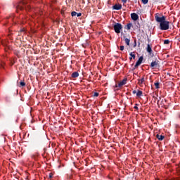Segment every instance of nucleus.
I'll return each mask as SVG.
<instances>
[{
	"instance_id": "nucleus-1",
	"label": "nucleus",
	"mask_w": 180,
	"mask_h": 180,
	"mask_svg": "<svg viewBox=\"0 0 180 180\" xmlns=\"http://www.w3.org/2000/svg\"><path fill=\"white\" fill-rule=\"evenodd\" d=\"M30 2V0H24L18 4L16 6L17 11H30V6L28 4Z\"/></svg>"
},
{
	"instance_id": "nucleus-2",
	"label": "nucleus",
	"mask_w": 180,
	"mask_h": 180,
	"mask_svg": "<svg viewBox=\"0 0 180 180\" xmlns=\"http://www.w3.org/2000/svg\"><path fill=\"white\" fill-rule=\"evenodd\" d=\"M160 30H168L169 29V21L165 20L160 23Z\"/></svg>"
},
{
	"instance_id": "nucleus-3",
	"label": "nucleus",
	"mask_w": 180,
	"mask_h": 180,
	"mask_svg": "<svg viewBox=\"0 0 180 180\" xmlns=\"http://www.w3.org/2000/svg\"><path fill=\"white\" fill-rule=\"evenodd\" d=\"M166 19L167 18H165V15H162L160 13L155 14V20H156L158 23H162V22L166 20Z\"/></svg>"
},
{
	"instance_id": "nucleus-4",
	"label": "nucleus",
	"mask_w": 180,
	"mask_h": 180,
	"mask_svg": "<svg viewBox=\"0 0 180 180\" xmlns=\"http://www.w3.org/2000/svg\"><path fill=\"white\" fill-rule=\"evenodd\" d=\"M113 27L115 33H117V34H119V33H120V32L123 30V26L119 22H115Z\"/></svg>"
},
{
	"instance_id": "nucleus-5",
	"label": "nucleus",
	"mask_w": 180,
	"mask_h": 180,
	"mask_svg": "<svg viewBox=\"0 0 180 180\" xmlns=\"http://www.w3.org/2000/svg\"><path fill=\"white\" fill-rule=\"evenodd\" d=\"M127 82V78H124L122 81L118 83V84L115 85V88H122V86H123V85H126Z\"/></svg>"
},
{
	"instance_id": "nucleus-6",
	"label": "nucleus",
	"mask_w": 180,
	"mask_h": 180,
	"mask_svg": "<svg viewBox=\"0 0 180 180\" xmlns=\"http://www.w3.org/2000/svg\"><path fill=\"white\" fill-rule=\"evenodd\" d=\"M146 51L147 53H148V54H150L151 56V54L153 56H154V53H153V49H152V45L150 44H147V47H146Z\"/></svg>"
},
{
	"instance_id": "nucleus-7",
	"label": "nucleus",
	"mask_w": 180,
	"mask_h": 180,
	"mask_svg": "<svg viewBox=\"0 0 180 180\" xmlns=\"http://www.w3.org/2000/svg\"><path fill=\"white\" fill-rule=\"evenodd\" d=\"M159 61L155 59V60H153L152 63H150V68H152V70H154V68H156V67H158Z\"/></svg>"
},
{
	"instance_id": "nucleus-8",
	"label": "nucleus",
	"mask_w": 180,
	"mask_h": 180,
	"mask_svg": "<svg viewBox=\"0 0 180 180\" xmlns=\"http://www.w3.org/2000/svg\"><path fill=\"white\" fill-rule=\"evenodd\" d=\"M143 57L141 56L139 60L136 61L135 65H134V68H137V67H139V65H141V64L143 63Z\"/></svg>"
},
{
	"instance_id": "nucleus-9",
	"label": "nucleus",
	"mask_w": 180,
	"mask_h": 180,
	"mask_svg": "<svg viewBox=\"0 0 180 180\" xmlns=\"http://www.w3.org/2000/svg\"><path fill=\"white\" fill-rule=\"evenodd\" d=\"M131 19L132 20H137L139 19V15H137L136 13H133L131 14Z\"/></svg>"
},
{
	"instance_id": "nucleus-10",
	"label": "nucleus",
	"mask_w": 180,
	"mask_h": 180,
	"mask_svg": "<svg viewBox=\"0 0 180 180\" xmlns=\"http://www.w3.org/2000/svg\"><path fill=\"white\" fill-rule=\"evenodd\" d=\"M152 101H153V102H157V104L158 105V103H160V101H161V97H159V99L157 96H153V98H152Z\"/></svg>"
},
{
	"instance_id": "nucleus-11",
	"label": "nucleus",
	"mask_w": 180,
	"mask_h": 180,
	"mask_svg": "<svg viewBox=\"0 0 180 180\" xmlns=\"http://www.w3.org/2000/svg\"><path fill=\"white\" fill-rule=\"evenodd\" d=\"M112 9H115V11H120V9H122V5L121 4H115L112 6Z\"/></svg>"
},
{
	"instance_id": "nucleus-12",
	"label": "nucleus",
	"mask_w": 180,
	"mask_h": 180,
	"mask_svg": "<svg viewBox=\"0 0 180 180\" xmlns=\"http://www.w3.org/2000/svg\"><path fill=\"white\" fill-rule=\"evenodd\" d=\"M145 82H146V79H144V77H142L141 79H138V84L140 86L143 85V84H144Z\"/></svg>"
},
{
	"instance_id": "nucleus-13",
	"label": "nucleus",
	"mask_w": 180,
	"mask_h": 180,
	"mask_svg": "<svg viewBox=\"0 0 180 180\" xmlns=\"http://www.w3.org/2000/svg\"><path fill=\"white\" fill-rule=\"evenodd\" d=\"M124 40L127 46H130V39L126 38V36H124Z\"/></svg>"
},
{
	"instance_id": "nucleus-14",
	"label": "nucleus",
	"mask_w": 180,
	"mask_h": 180,
	"mask_svg": "<svg viewBox=\"0 0 180 180\" xmlns=\"http://www.w3.org/2000/svg\"><path fill=\"white\" fill-rule=\"evenodd\" d=\"M71 77L72 78H78V77H79V73H78V72H74Z\"/></svg>"
},
{
	"instance_id": "nucleus-15",
	"label": "nucleus",
	"mask_w": 180,
	"mask_h": 180,
	"mask_svg": "<svg viewBox=\"0 0 180 180\" xmlns=\"http://www.w3.org/2000/svg\"><path fill=\"white\" fill-rule=\"evenodd\" d=\"M156 138L160 141H162V140H164L165 136L162 135H160V134H157L156 135Z\"/></svg>"
},
{
	"instance_id": "nucleus-16",
	"label": "nucleus",
	"mask_w": 180,
	"mask_h": 180,
	"mask_svg": "<svg viewBox=\"0 0 180 180\" xmlns=\"http://www.w3.org/2000/svg\"><path fill=\"white\" fill-rule=\"evenodd\" d=\"M131 26H133L132 23H128L126 26H125V29H127V30H130V29H131Z\"/></svg>"
},
{
	"instance_id": "nucleus-17",
	"label": "nucleus",
	"mask_w": 180,
	"mask_h": 180,
	"mask_svg": "<svg viewBox=\"0 0 180 180\" xmlns=\"http://www.w3.org/2000/svg\"><path fill=\"white\" fill-rule=\"evenodd\" d=\"M136 96H139V97L143 96V91L139 90V91H137V93H136Z\"/></svg>"
},
{
	"instance_id": "nucleus-18",
	"label": "nucleus",
	"mask_w": 180,
	"mask_h": 180,
	"mask_svg": "<svg viewBox=\"0 0 180 180\" xmlns=\"http://www.w3.org/2000/svg\"><path fill=\"white\" fill-rule=\"evenodd\" d=\"M154 85H155L156 89H160V82H155Z\"/></svg>"
},
{
	"instance_id": "nucleus-19",
	"label": "nucleus",
	"mask_w": 180,
	"mask_h": 180,
	"mask_svg": "<svg viewBox=\"0 0 180 180\" xmlns=\"http://www.w3.org/2000/svg\"><path fill=\"white\" fill-rule=\"evenodd\" d=\"M129 56L133 58V60L136 59V54H134V52H131Z\"/></svg>"
},
{
	"instance_id": "nucleus-20",
	"label": "nucleus",
	"mask_w": 180,
	"mask_h": 180,
	"mask_svg": "<svg viewBox=\"0 0 180 180\" xmlns=\"http://www.w3.org/2000/svg\"><path fill=\"white\" fill-rule=\"evenodd\" d=\"M141 2L143 5H147V4H148V0H141Z\"/></svg>"
},
{
	"instance_id": "nucleus-21",
	"label": "nucleus",
	"mask_w": 180,
	"mask_h": 180,
	"mask_svg": "<svg viewBox=\"0 0 180 180\" xmlns=\"http://www.w3.org/2000/svg\"><path fill=\"white\" fill-rule=\"evenodd\" d=\"M20 86H26V83H25V82H20Z\"/></svg>"
},
{
	"instance_id": "nucleus-22",
	"label": "nucleus",
	"mask_w": 180,
	"mask_h": 180,
	"mask_svg": "<svg viewBox=\"0 0 180 180\" xmlns=\"http://www.w3.org/2000/svg\"><path fill=\"white\" fill-rule=\"evenodd\" d=\"M71 15H72V17L77 16V12L72 11V12L71 13Z\"/></svg>"
},
{
	"instance_id": "nucleus-23",
	"label": "nucleus",
	"mask_w": 180,
	"mask_h": 180,
	"mask_svg": "<svg viewBox=\"0 0 180 180\" xmlns=\"http://www.w3.org/2000/svg\"><path fill=\"white\" fill-rule=\"evenodd\" d=\"M169 43V39H165L164 41V44H168Z\"/></svg>"
},
{
	"instance_id": "nucleus-24",
	"label": "nucleus",
	"mask_w": 180,
	"mask_h": 180,
	"mask_svg": "<svg viewBox=\"0 0 180 180\" xmlns=\"http://www.w3.org/2000/svg\"><path fill=\"white\" fill-rule=\"evenodd\" d=\"M120 49L121 50V51H123V50H124V46H120Z\"/></svg>"
},
{
	"instance_id": "nucleus-25",
	"label": "nucleus",
	"mask_w": 180,
	"mask_h": 180,
	"mask_svg": "<svg viewBox=\"0 0 180 180\" xmlns=\"http://www.w3.org/2000/svg\"><path fill=\"white\" fill-rule=\"evenodd\" d=\"M82 13H77L76 15L77 18H79V16H82Z\"/></svg>"
},
{
	"instance_id": "nucleus-26",
	"label": "nucleus",
	"mask_w": 180,
	"mask_h": 180,
	"mask_svg": "<svg viewBox=\"0 0 180 180\" xmlns=\"http://www.w3.org/2000/svg\"><path fill=\"white\" fill-rule=\"evenodd\" d=\"M94 96H99V93L95 92Z\"/></svg>"
},
{
	"instance_id": "nucleus-27",
	"label": "nucleus",
	"mask_w": 180,
	"mask_h": 180,
	"mask_svg": "<svg viewBox=\"0 0 180 180\" xmlns=\"http://www.w3.org/2000/svg\"><path fill=\"white\" fill-rule=\"evenodd\" d=\"M49 178L50 179L53 178V173H49Z\"/></svg>"
},
{
	"instance_id": "nucleus-28",
	"label": "nucleus",
	"mask_w": 180,
	"mask_h": 180,
	"mask_svg": "<svg viewBox=\"0 0 180 180\" xmlns=\"http://www.w3.org/2000/svg\"><path fill=\"white\" fill-rule=\"evenodd\" d=\"M136 46H137V41L134 40V47H136Z\"/></svg>"
},
{
	"instance_id": "nucleus-29",
	"label": "nucleus",
	"mask_w": 180,
	"mask_h": 180,
	"mask_svg": "<svg viewBox=\"0 0 180 180\" xmlns=\"http://www.w3.org/2000/svg\"><path fill=\"white\" fill-rule=\"evenodd\" d=\"M132 94H134H134H137V91H136V90H134V91H132Z\"/></svg>"
},
{
	"instance_id": "nucleus-30",
	"label": "nucleus",
	"mask_w": 180,
	"mask_h": 180,
	"mask_svg": "<svg viewBox=\"0 0 180 180\" xmlns=\"http://www.w3.org/2000/svg\"><path fill=\"white\" fill-rule=\"evenodd\" d=\"M122 2H123V4H126V2H127V0H122Z\"/></svg>"
},
{
	"instance_id": "nucleus-31",
	"label": "nucleus",
	"mask_w": 180,
	"mask_h": 180,
	"mask_svg": "<svg viewBox=\"0 0 180 180\" xmlns=\"http://www.w3.org/2000/svg\"><path fill=\"white\" fill-rule=\"evenodd\" d=\"M134 109H136V110H139V107L134 106Z\"/></svg>"
},
{
	"instance_id": "nucleus-32",
	"label": "nucleus",
	"mask_w": 180,
	"mask_h": 180,
	"mask_svg": "<svg viewBox=\"0 0 180 180\" xmlns=\"http://www.w3.org/2000/svg\"><path fill=\"white\" fill-rule=\"evenodd\" d=\"M129 60H133V58L131 56V57L129 58Z\"/></svg>"
},
{
	"instance_id": "nucleus-33",
	"label": "nucleus",
	"mask_w": 180,
	"mask_h": 180,
	"mask_svg": "<svg viewBox=\"0 0 180 180\" xmlns=\"http://www.w3.org/2000/svg\"><path fill=\"white\" fill-rule=\"evenodd\" d=\"M141 116H144V114H141Z\"/></svg>"
},
{
	"instance_id": "nucleus-34",
	"label": "nucleus",
	"mask_w": 180,
	"mask_h": 180,
	"mask_svg": "<svg viewBox=\"0 0 180 180\" xmlns=\"http://www.w3.org/2000/svg\"><path fill=\"white\" fill-rule=\"evenodd\" d=\"M21 32H23V30H22Z\"/></svg>"
},
{
	"instance_id": "nucleus-35",
	"label": "nucleus",
	"mask_w": 180,
	"mask_h": 180,
	"mask_svg": "<svg viewBox=\"0 0 180 180\" xmlns=\"http://www.w3.org/2000/svg\"><path fill=\"white\" fill-rule=\"evenodd\" d=\"M31 116H33L32 114H31Z\"/></svg>"
}]
</instances>
